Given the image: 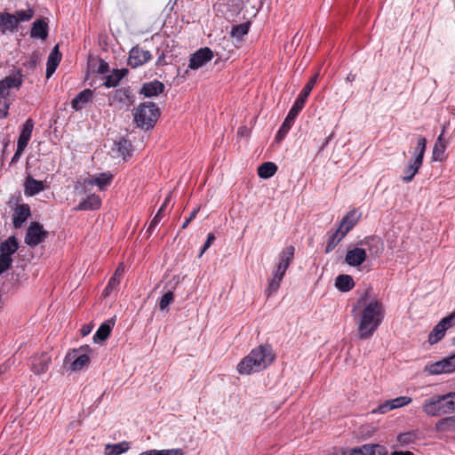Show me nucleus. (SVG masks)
Returning a JSON list of instances; mask_svg holds the SVG:
<instances>
[{"label": "nucleus", "instance_id": "40", "mask_svg": "<svg viewBox=\"0 0 455 455\" xmlns=\"http://www.w3.org/2000/svg\"><path fill=\"white\" fill-rule=\"evenodd\" d=\"M129 449V443L127 442H122L116 444H108L106 446V455H120Z\"/></svg>", "mask_w": 455, "mask_h": 455}, {"label": "nucleus", "instance_id": "4", "mask_svg": "<svg viewBox=\"0 0 455 455\" xmlns=\"http://www.w3.org/2000/svg\"><path fill=\"white\" fill-rule=\"evenodd\" d=\"M318 77V74H315L314 76H312L309 81L307 83V84L304 86L303 90L300 92L298 99L294 102L292 108L290 109L286 118L284 119L282 126L280 127L276 139L282 140L289 132L291 127L293 124V122L299 113L301 111V109L304 108L305 102L310 94L311 91L313 90L314 86L316 84Z\"/></svg>", "mask_w": 455, "mask_h": 455}, {"label": "nucleus", "instance_id": "57", "mask_svg": "<svg viewBox=\"0 0 455 455\" xmlns=\"http://www.w3.org/2000/svg\"><path fill=\"white\" fill-rule=\"evenodd\" d=\"M8 108L9 105L7 103L4 104V109H0V117H6L8 116Z\"/></svg>", "mask_w": 455, "mask_h": 455}, {"label": "nucleus", "instance_id": "19", "mask_svg": "<svg viewBox=\"0 0 455 455\" xmlns=\"http://www.w3.org/2000/svg\"><path fill=\"white\" fill-rule=\"evenodd\" d=\"M25 194L29 196H34L46 188L44 181L37 180L31 176H28L25 180Z\"/></svg>", "mask_w": 455, "mask_h": 455}, {"label": "nucleus", "instance_id": "37", "mask_svg": "<svg viewBox=\"0 0 455 455\" xmlns=\"http://www.w3.org/2000/svg\"><path fill=\"white\" fill-rule=\"evenodd\" d=\"M396 440L400 445L408 446L419 440V435L417 431H410L398 435Z\"/></svg>", "mask_w": 455, "mask_h": 455}, {"label": "nucleus", "instance_id": "55", "mask_svg": "<svg viewBox=\"0 0 455 455\" xmlns=\"http://www.w3.org/2000/svg\"><path fill=\"white\" fill-rule=\"evenodd\" d=\"M12 264L0 259V275L4 271L8 270Z\"/></svg>", "mask_w": 455, "mask_h": 455}, {"label": "nucleus", "instance_id": "52", "mask_svg": "<svg viewBox=\"0 0 455 455\" xmlns=\"http://www.w3.org/2000/svg\"><path fill=\"white\" fill-rule=\"evenodd\" d=\"M26 148L17 145V149L12 158V163L18 162Z\"/></svg>", "mask_w": 455, "mask_h": 455}, {"label": "nucleus", "instance_id": "33", "mask_svg": "<svg viewBox=\"0 0 455 455\" xmlns=\"http://www.w3.org/2000/svg\"><path fill=\"white\" fill-rule=\"evenodd\" d=\"M422 164H418L416 162L411 160L409 161L407 166L403 170V176L402 177V180L404 183L411 182L416 173L419 172V168Z\"/></svg>", "mask_w": 455, "mask_h": 455}, {"label": "nucleus", "instance_id": "64", "mask_svg": "<svg viewBox=\"0 0 455 455\" xmlns=\"http://www.w3.org/2000/svg\"><path fill=\"white\" fill-rule=\"evenodd\" d=\"M190 222H191V221H188V220L187 219V220L183 222V224H182L181 228H182L183 229L187 228Z\"/></svg>", "mask_w": 455, "mask_h": 455}, {"label": "nucleus", "instance_id": "6", "mask_svg": "<svg viewBox=\"0 0 455 455\" xmlns=\"http://www.w3.org/2000/svg\"><path fill=\"white\" fill-rule=\"evenodd\" d=\"M133 116L136 125L148 131L155 126L160 116V109L156 104L147 101L139 105Z\"/></svg>", "mask_w": 455, "mask_h": 455}, {"label": "nucleus", "instance_id": "25", "mask_svg": "<svg viewBox=\"0 0 455 455\" xmlns=\"http://www.w3.org/2000/svg\"><path fill=\"white\" fill-rule=\"evenodd\" d=\"M16 20L9 12H0V33L5 34L7 31L14 32L17 29Z\"/></svg>", "mask_w": 455, "mask_h": 455}, {"label": "nucleus", "instance_id": "51", "mask_svg": "<svg viewBox=\"0 0 455 455\" xmlns=\"http://www.w3.org/2000/svg\"><path fill=\"white\" fill-rule=\"evenodd\" d=\"M10 94V91L7 89L6 85L3 82L0 81V99H6Z\"/></svg>", "mask_w": 455, "mask_h": 455}, {"label": "nucleus", "instance_id": "8", "mask_svg": "<svg viewBox=\"0 0 455 455\" xmlns=\"http://www.w3.org/2000/svg\"><path fill=\"white\" fill-rule=\"evenodd\" d=\"M48 236V232L44 230L42 224L34 221L31 222L27 229L24 242L29 247L34 248L43 243Z\"/></svg>", "mask_w": 455, "mask_h": 455}, {"label": "nucleus", "instance_id": "59", "mask_svg": "<svg viewBox=\"0 0 455 455\" xmlns=\"http://www.w3.org/2000/svg\"><path fill=\"white\" fill-rule=\"evenodd\" d=\"M391 455H414L411 451H395L391 453Z\"/></svg>", "mask_w": 455, "mask_h": 455}, {"label": "nucleus", "instance_id": "63", "mask_svg": "<svg viewBox=\"0 0 455 455\" xmlns=\"http://www.w3.org/2000/svg\"><path fill=\"white\" fill-rule=\"evenodd\" d=\"M355 79V75H353L351 73L348 74V76L346 78V80L348 82H353Z\"/></svg>", "mask_w": 455, "mask_h": 455}, {"label": "nucleus", "instance_id": "47", "mask_svg": "<svg viewBox=\"0 0 455 455\" xmlns=\"http://www.w3.org/2000/svg\"><path fill=\"white\" fill-rule=\"evenodd\" d=\"M119 283L120 278L113 275L112 277L109 279L108 285L103 291L104 297H108L111 293V291L117 287Z\"/></svg>", "mask_w": 455, "mask_h": 455}, {"label": "nucleus", "instance_id": "34", "mask_svg": "<svg viewBox=\"0 0 455 455\" xmlns=\"http://www.w3.org/2000/svg\"><path fill=\"white\" fill-rule=\"evenodd\" d=\"M277 171V166L272 162L263 163L258 168V175L262 179H269L273 177Z\"/></svg>", "mask_w": 455, "mask_h": 455}, {"label": "nucleus", "instance_id": "35", "mask_svg": "<svg viewBox=\"0 0 455 455\" xmlns=\"http://www.w3.org/2000/svg\"><path fill=\"white\" fill-rule=\"evenodd\" d=\"M3 82L4 83L9 91H11L12 89L18 90L21 86L23 82L22 75L20 71H17L16 73L4 78Z\"/></svg>", "mask_w": 455, "mask_h": 455}, {"label": "nucleus", "instance_id": "23", "mask_svg": "<svg viewBox=\"0 0 455 455\" xmlns=\"http://www.w3.org/2000/svg\"><path fill=\"white\" fill-rule=\"evenodd\" d=\"M445 127H443L441 134L438 136L434 148H433V160L443 161L444 158V152L447 147V142L444 140Z\"/></svg>", "mask_w": 455, "mask_h": 455}, {"label": "nucleus", "instance_id": "22", "mask_svg": "<svg viewBox=\"0 0 455 455\" xmlns=\"http://www.w3.org/2000/svg\"><path fill=\"white\" fill-rule=\"evenodd\" d=\"M113 180V175L107 172L100 173L97 177H92L84 181L85 184L90 186H97L100 190H104L110 185Z\"/></svg>", "mask_w": 455, "mask_h": 455}, {"label": "nucleus", "instance_id": "20", "mask_svg": "<svg viewBox=\"0 0 455 455\" xmlns=\"http://www.w3.org/2000/svg\"><path fill=\"white\" fill-rule=\"evenodd\" d=\"M164 84L158 81L154 80L152 82L145 83L140 88V92L145 97L157 96L164 92Z\"/></svg>", "mask_w": 455, "mask_h": 455}, {"label": "nucleus", "instance_id": "11", "mask_svg": "<svg viewBox=\"0 0 455 455\" xmlns=\"http://www.w3.org/2000/svg\"><path fill=\"white\" fill-rule=\"evenodd\" d=\"M431 374L438 375L443 373H451L455 371V354L432 363L428 367Z\"/></svg>", "mask_w": 455, "mask_h": 455}, {"label": "nucleus", "instance_id": "43", "mask_svg": "<svg viewBox=\"0 0 455 455\" xmlns=\"http://www.w3.org/2000/svg\"><path fill=\"white\" fill-rule=\"evenodd\" d=\"M249 31V25L247 23H243L240 25L233 26L231 30V35L233 37L237 39H241L244 35H246Z\"/></svg>", "mask_w": 455, "mask_h": 455}, {"label": "nucleus", "instance_id": "61", "mask_svg": "<svg viewBox=\"0 0 455 455\" xmlns=\"http://www.w3.org/2000/svg\"><path fill=\"white\" fill-rule=\"evenodd\" d=\"M164 58H165L164 53L162 52L161 55L158 57L157 60H156V65L159 66V65L165 64Z\"/></svg>", "mask_w": 455, "mask_h": 455}, {"label": "nucleus", "instance_id": "49", "mask_svg": "<svg viewBox=\"0 0 455 455\" xmlns=\"http://www.w3.org/2000/svg\"><path fill=\"white\" fill-rule=\"evenodd\" d=\"M392 407H391V404H390V402L389 400L386 401L385 403L379 404L376 409H374L372 411L373 413H380V414H384V413H387L390 411H392Z\"/></svg>", "mask_w": 455, "mask_h": 455}, {"label": "nucleus", "instance_id": "54", "mask_svg": "<svg viewBox=\"0 0 455 455\" xmlns=\"http://www.w3.org/2000/svg\"><path fill=\"white\" fill-rule=\"evenodd\" d=\"M451 420H452V418H445V419H441L440 421L437 422L436 428L439 430L444 429L446 425L448 424V422H450Z\"/></svg>", "mask_w": 455, "mask_h": 455}, {"label": "nucleus", "instance_id": "13", "mask_svg": "<svg viewBox=\"0 0 455 455\" xmlns=\"http://www.w3.org/2000/svg\"><path fill=\"white\" fill-rule=\"evenodd\" d=\"M295 248L292 245L287 246L283 250L280 255V261L277 265L275 270L274 271V275H278L281 278H283L286 270L288 269L290 264L293 260L294 258Z\"/></svg>", "mask_w": 455, "mask_h": 455}, {"label": "nucleus", "instance_id": "21", "mask_svg": "<svg viewBox=\"0 0 455 455\" xmlns=\"http://www.w3.org/2000/svg\"><path fill=\"white\" fill-rule=\"evenodd\" d=\"M101 205V199L99 196L92 194L79 203L75 208L76 211H93Z\"/></svg>", "mask_w": 455, "mask_h": 455}, {"label": "nucleus", "instance_id": "14", "mask_svg": "<svg viewBox=\"0 0 455 455\" xmlns=\"http://www.w3.org/2000/svg\"><path fill=\"white\" fill-rule=\"evenodd\" d=\"M51 363L52 357L48 353H43L40 355H34L30 358V369L36 375L44 373Z\"/></svg>", "mask_w": 455, "mask_h": 455}, {"label": "nucleus", "instance_id": "30", "mask_svg": "<svg viewBox=\"0 0 455 455\" xmlns=\"http://www.w3.org/2000/svg\"><path fill=\"white\" fill-rule=\"evenodd\" d=\"M114 325L115 321L113 319L104 322L95 332L93 336L94 341L97 342L98 340L103 341L107 339Z\"/></svg>", "mask_w": 455, "mask_h": 455}, {"label": "nucleus", "instance_id": "45", "mask_svg": "<svg viewBox=\"0 0 455 455\" xmlns=\"http://www.w3.org/2000/svg\"><path fill=\"white\" fill-rule=\"evenodd\" d=\"M174 300V294L172 291H167L164 293L159 300V309L164 311L165 310L170 304H172Z\"/></svg>", "mask_w": 455, "mask_h": 455}, {"label": "nucleus", "instance_id": "15", "mask_svg": "<svg viewBox=\"0 0 455 455\" xmlns=\"http://www.w3.org/2000/svg\"><path fill=\"white\" fill-rule=\"evenodd\" d=\"M109 101L111 105L121 104L129 107L134 102V95L129 88H120L110 95Z\"/></svg>", "mask_w": 455, "mask_h": 455}, {"label": "nucleus", "instance_id": "24", "mask_svg": "<svg viewBox=\"0 0 455 455\" xmlns=\"http://www.w3.org/2000/svg\"><path fill=\"white\" fill-rule=\"evenodd\" d=\"M61 60V54L59 51V46L55 45L52 50L46 64V76L50 77L56 70Z\"/></svg>", "mask_w": 455, "mask_h": 455}, {"label": "nucleus", "instance_id": "17", "mask_svg": "<svg viewBox=\"0 0 455 455\" xmlns=\"http://www.w3.org/2000/svg\"><path fill=\"white\" fill-rule=\"evenodd\" d=\"M30 214L31 212L28 204H22L17 205L12 214V224L14 228H20Z\"/></svg>", "mask_w": 455, "mask_h": 455}, {"label": "nucleus", "instance_id": "5", "mask_svg": "<svg viewBox=\"0 0 455 455\" xmlns=\"http://www.w3.org/2000/svg\"><path fill=\"white\" fill-rule=\"evenodd\" d=\"M422 411L430 417H437L455 412V392L443 395H433L424 401Z\"/></svg>", "mask_w": 455, "mask_h": 455}, {"label": "nucleus", "instance_id": "60", "mask_svg": "<svg viewBox=\"0 0 455 455\" xmlns=\"http://www.w3.org/2000/svg\"><path fill=\"white\" fill-rule=\"evenodd\" d=\"M139 455H157V450L156 449L148 450L146 451L140 453Z\"/></svg>", "mask_w": 455, "mask_h": 455}, {"label": "nucleus", "instance_id": "36", "mask_svg": "<svg viewBox=\"0 0 455 455\" xmlns=\"http://www.w3.org/2000/svg\"><path fill=\"white\" fill-rule=\"evenodd\" d=\"M171 198H172V192H170L168 194V196L164 199V204L161 205V207L157 211L156 214L155 215V217L151 220V222L149 224V227L148 228V232L151 233L152 230L156 227V225L160 222V220L163 218V212H164V209L166 208V206L170 204Z\"/></svg>", "mask_w": 455, "mask_h": 455}, {"label": "nucleus", "instance_id": "29", "mask_svg": "<svg viewBox=\"0 0 455 455\" xmlns=\"http://www.w3.org/2000/svg\"><path fill=\"white\" fill-rule=\"evenodd\" d=\"M127 73L128 70L126 68L114 69L110 75L106 76L103 85L107 88L116 87Z\"/></svg>", "mask_w": 455, "mask_h": 455}, {"label": "nucleus", "instance_id": "18", "mask_svg": "<svg viewBox=\"0 0 455 455\" xmlns=\"http://www.w3.org/2000/svg\"><path fill=\"white\" fill-rule=\"evenodd\" d=\"M93 92L90 89H84L80 92L71 101V107L74 110L79 111L92 101Z\"/></svg>", "mask_w": 455, "mask_h": 455}, {"label": "nucleus", "instance_id": "28", "mask_svg": "<svg viewBox=\"0 0 455 455\" xmlns=\"http://www.w3.org/2000/svg\"><path fill=\"white\" fill-rule=\"evenodd\" d=\"M30 36L44 40L48 36V24L43 20H36L32 25Z\"/></svg>", "mask_w": 455, "mask_h": 455}, {"label": "nucleus", "instance_id": "56", "mask_svg": "<svg viewBox=\"0 0 455 455\" xmlns=\"http://www.w3.org/2000/svg\"><path fill=\"white\" fill-rule=\"evenodd\" d=\"M98 71L100 74L107 73L108 71V64L106 61L101 60L99 65Z\"/></svg>", "mask_w": 455, "mask_h": 455}, {"label": "nucleus", "instance_id": "27", "mask_svg": "<svg viewBox=\"0 0 455 455\" xmlns=\"http://www.w3.org/2000/svg\"><path fill=\"white\" fill-rule=\"evenodd\" d=\"M34 129V122L28 118L23 124L17 145L27 148Z\"/></svg>", "mask_w": 455, "mask_h": 455}, {"label": "nucleus", "instance_id": "48", "mask_svg": "<svg viewBox=\"0 0 455 455\" xmlns=\"http://www.w3.org/2000/svg\"><path fill=\"white\" fill-rule=\"evenodd\" d=\"M157 455H184V451L180 448L157 450Z\"/></svg>", "mask_w": 455, "mask_h": 455}, {"label": "nucleus", "instance_id": "1", "mask_svg": "<svg viewBox=\"0 0 455 455\" xmlns=\"http://www.w3.org/2000/svg\"><path fill=\"white\" fill-rule=\"evenodd\" d=\"M357 337L360 339H368L384 319L383 304L375 297H371V290H367L357 300Z\"/></svg>", "mask_w": 455, "mask_h": 455}, {"label": "nucleus", "instance_id": "31", "mask_svg": "<svg viewBox=\"0 0 455 455\" xmlns=\"http://www.w3.org/2000/svg\"><path fill=\"white\" fill-rule=\"evenodd\" d=\"M335 286L340 291L347 292L355 287V282L352 276L348 275H339L336 277Z\"/></svg>", "mask_w": 455, "mask_h": 455}, {"label": "nucleus", "instance_id": "32", "mask_svg": "<svg viewBox=\"0 0 455 455\" xmlns=\"http://www.w3.org/2000/svg\"><path fill=\"white\" fill-rule=\"evenodd\" d=\"M427 148V140L424 137H419L417 146L413 150V159L418 164H422Z\"/></svg>", "mask_w": 455, "mask_h": 455}, {"label": "nucleus", "instance_id": "62", "mask_svg": "<svg viewBox=\"0 0 455 455\" xmlns=\"http://www.w3.org/2000/svg\"><path fill=\"white\" fill-rule=\"evenodd\" d=\"M198 212H199V209H195V210L190 213L189 217L188 218V221H192V220L196 218V214L198 213Z\"/></svg>", "mask_w": 455, "mask_h": 455}, {"label": "nucleus", "instance_id": "12", "mask_svg": "<svg viewBox=\"0 0 455 455\" xmlns=\"http://www.w3.org/2000/svg\"><path fill=\"white\" fill-rule=\"evenodd\" d=\"M152 58L149 51L143 50L139 46L132 48L129 53L128 64L132 68H138L148 62Z\"/></svg>", "mask_w": 455, "mask_h": 455}, {"label": "nucleus", "instance_id": "7", "mask_svg": "<svg viewBox=\"0 0 455 455\" xmlns=\"http://www.w3.org/2000/svg\"><path fill=\"white\" fill-rule=\"evenodd\" d=\"M90 350L89 346H82L79 349H74L68 352L65 357V364H70L68 370L78 371L88 365L90 357L86 353Z\"/></svg>", "mask_w": 455, "mask_h": 455}, {"label": "nucleus", "instance_id": "46", "mask_svg": "<svg viewBox=\"0 0 455 455\" xmlns=\"http://www.w3.org/2000/svg\"><path fill=\"white\" fill-rule=\"evenodd\" d=\"M392 409H398L411 403V398L408 396H399L389 400Z\"/></svg>", "mask_w": 455, "mask_h": 455}, {"label": "nucleus", "instance_id": "41", "mask_svg": "<svg viewBox=\"0 0 455 455\" xmlns=\"http://www.w3.org/2000/svg\"><path fill=\"white\" fill-rule=\"evenodd\" d=\"M283 278L279 277L276 275L273 274V276L270 277L267 281V287L265 291L267 297H270L272 294L275 293L281 285Z\"/></svg>", "mask_w": 455, "mask_h": 455}, {"label": "nucleus", "instance_id": "50", "mask_svg": "<svg viewBox=\"0 0 455 455\" xmlns=\"http://www.w3.org/2000/svg\"><path fill=\"white\" fill-rule=\"evenodd\" d=\"M215 241V235L212 233H209L207 239L204 244V246L201 249V251L199 253V257H202V255L210 248V246Z\"/></svg>", "mask_w": 455, "mask_h": 455}, {"label": "nucleus", "instance_id": "53", "mask_svg": "<svg viewBox=\"0 0 455 455\" xmlns=\"http://www.w3.org/2000/svg\"><path fill=\"white\" fill-rule=\"evenodd\" d=\"M363 446L360 448L352 449L349 451H342V455H365L363 451Z\"/></svg>", "mask_w": 455, "mask_h": 455}, {"label": "nucleus", "instance_id": "3", "mask_svg": "<svg viewBox=\"0 0 455 455\" xmlns=\"http://www.w3.org/2000/svg\"><path fill=\"white\" fill-rule=\"evenodd\" d=\"M275 359L269 345H260L252 349L237 365L240 374H251L266 369Z\"/></svg>", "mask_w": 455, "mask_h": 455}, {"label": "nucleus", "instance_id": "58", "mask_svg": "<svg viewBox=\"0 0 455 455\" xmlns=\"http://www.w3.org/2000/svg\"><path fill=\"white\" fill-rule=\"evenodd\" d=\"M124 267L122 265H121V266H119V267L116 268V270L115 271L114 275H116V276H117V277L121 278V276H122V275H123V273H124Z\"/></svg>", "mask_w": 455, "mask_h": 455}, {"label": "nucleus", "instance_id": "44", "mask_svg": "<svg viewBox=\"0 0 455 455\" xmlns=\"http://www.w3.org/2000/svg\"><path fill=\"white\" fill-rule=\"evenodd\" d=\"M363 451L365 455H382L384 448L379 444H364Z\"/></svg>", "mask_w": 455, "mask_h": 455}, {"label": "nucleus", "instance_id": "38", "mask_svg": "<svg viewBox=\"0 0 455 455\" xmlns=\"http://www.w3.org/2000/svg\"><path fill=\"white\" fill-rule=\"evenodd\" d=\"M345 236H346V235L340 229L338 228L329 237L326 247H325V252L326 253L331 252Z\"/></svg>", "mask_w": 455, "mask_h": 455}, {"label": "nucleus", "instance_id": "26", "mask_svg": "<svg viewBox=\"0 0 455 455\" xmlns=\"http://www.w3.org/2000/svg\"><path fill=\"white\" fill-rule=\"evenodd\" d=\"M358 220L359 217L356 216V212L355 210L350 211L342 218L338 228L347 235L355 226Z\"/></svg>", "mask_w": 455, "mask_h": 455}, {"label": "nucleus", "instance_id": "9", "mask_svg": "<svg viewBox=\"0 0 455 455\" xmlns=\"http://www.w3.org/2000/svg\"><path fill=\"white\" fill-rule=\"evenodd\" d=\"M455 324V312L443 318L432 330L428 336L430 344H436L445 335V331Z\"/></svg>", "mask_w": 455, "mask_h": 455}, {"label": "nucleus", "instance_id": "10", "mask_svg": "<svg viewBox=\"0 0 455 455\" xmlns=\"http://www.w3.org/2000/svg\"><path fill=\"white\" fill-rule=\"evenodd\" d=\"M212 58L213 52L210 48H201L191 55L188 68L194 70L198 69L212 60Z\"/></svg>", "mask_w": 455, "mask_h": 455}, {"label": "nucleus", "instance_id": "39", "mask_svg": "<svg viewBox=\"0 0 455 455\" xmlns=\"http://www.w3.org/2000/svg\"><path fill=\"white\" fill-rule=\"evenodd\" d=\"M115 146L116 147L119 156H122L124 159H126L127 157L131 156L132 144L129 140L121 139L120 140L115 143Z\"/></svg>", "mask_w": 455, "mask_h": 455}, {"label": "nucleus", "instance_id": "16", "mask_svg": "<svg viewBox=\"0 0 455 455\" xmlns=\"http://www.w3.org/2000/svg\"><path fill=\"white\" fill-rule=\"evenodd\" d=\"M19 249V243L15 236H10L0 244V259L12 264V254Z\"/></svg>", "mask_w": 455, "mask_h": 455}, {"label": "nucleus", "instance_id": "42", "mask_svg": "<svg viewBox=\"0 0 455 455\" xmlns=\"http://www.w3.org/2000/svg\"><path fill=\"white\" fill-rule=\"evenodd\" d=\"M12 16L14 20H16V26L18 27L20 22L29 20L33 17V12L30 9L27 11H17Z\"/></svg>", "mask_w": 455, "mask_h": 455}, {"label": "nucleus", "instance_id": "2", "mask_svg": "<svg viewBox=\"0 0 455 455\" xmlns=\"http://www.w3.org/2000/svg\"><path fill=\"white\" fill-rule=\"evenodd\" d=\"M383 251V243L378 237L367 236L359 241L356 246H350L345 256V262L351 267L361 266L367 256L377 257Z\"/></svg>", "mask_w": 455, "mask_h": 455}]
</instances>
